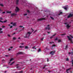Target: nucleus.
Masks as SVG:
<instances>
[{"label":"nucleus","instance_id":"1","mask_svg":"<svg viewBox=\"0 0 73 73\" xmlns=\"http://www.w3.org/2000/svg\"><path fill=\"white\" fill-rule=\"evenodd\" d=\"M31 34V33H30V32H28L26 35V36H24V37H25V38H28L29 37V36Z\"/></svg>","mask_w":73,"mask_h":73},{"label":"nucleus","instance_id":"2","mask_svg":"<svg viewBox=\"0 0 73 73\" xmlns=\"http://www.w3.org/2000/svg\"><path fill=\"white\" fill-rule=\"evenodd\" d=\"M55 53H56V51H52L50 53V54H51L52 56H53Z\"/></svg>","mask_w":73,"mask_h":73},{"label":"nucleus","instance_id":"3","mask_svg":"<svg viewBox=\"0 0 73 73\" xmlns=\"http://www.w3.org/2000/svg\"><path fill=\"white\" fill-rule=\"evenodd\" d=\"M73 17V14H72L71 13H70L68 15L67 17L68 18H70V17Z\"/></svg>","mask_w":73,"mask_h":73},{"label":"nucleus","instance_id":"4","mask_svg":"<svg viewBox=\"0 0 73 73\" xmlns=\"http://www.w3.org/2000/svg\"><path fill=\"white\" fill-rule=\"evenodd\" d=\"M19 8L18 7H16V9L15 10L16 13H17V12H19Z\"/></svg>","mask_w":73,"mask_h":73},{"label":"nucleus","instance_id":"5","mask_svg":"<svg viewBox=\"0 0 73 73\" xmlns=\"http://www.w3.org/2000/svg\"><path fill=\"white\" fill-rule=\"evenodd\" d=\"M16 15H17V14L14 13L11 14V17H13V16H16Z\"/></svg>","mask_w":73,"mask_h":73},{"label":"nucleus","instance_id":"6","mask_svg":"<svg viewBox=\"0 0 73 73\" xmlns=\"http://www.w3.org/2000/svg\"><path fill=\"white\" fill-rule=\"evenodd\" d=\"M45 18H40L38 19L37 20V21H42L43 20H45Z\"/></svg>","mask_w":73,"mask_h":73},{"label":"nucleus","instance_id":"7","mask_svg":"<svg viewBox=\"0 0 73 73\" xmlns=\"http://www.w3.org/2000/svg\"><path fill=\"white\" fill-rule=\"evenodd\" d=\"M24 54V53L22 52H19L17 53V55H18V54Z\"/></svg>","mask_w":73,"mask_h":73},{"label":"nucleus","instance_id":"8","mask_svg":"<svg viewBox=\"0 0 73 73\" xmlns=\"http://www.w3.org/2000/svg\"><path fill=\"white\" fill-rule=\"evenodd\" d=\"M19 0H16V5H19Z\"/></svg>","mask_w":73,"mask_h":73},{"label":"nucleus","instance_id":"9","mask_svg":"<svg viewBox=\"0 0 73 73\" xmlns=\"http://www.w3.org/2000/svg\"><path fill=\"white\" fill-rule=\"evenodd\" d=\"M71 25L69 26V25L68 24L66 26V27H67L68 29H69L71 27Z\"/></svg>","mask_w":73,"mask_h":73},{"label":"nucleus","instance_id":"10","mask_svg":"<svg viewBox=\"0 0 73 73\" xmlns=\"http://www.w3.org/2000/svg\"><path fill=\"white\" fill-rule=\"evenodd\" d=\"M7 22V20H5L3 22V21H2L0 20V22L1 23H6Z\"/></svg>","mask_w":73,"mask_h":73},{"label":"nucleus","instance_id":"11","mask_svg":"<svg viewBox=\"0 0 73 73\" xmlns=\"http://www.w3.org/2000/svg\"><path fill=\"white\" fill-rule=\"evenodd\" d=\"M70 69H72V68H68V69H67L66 70V72H67L68 73H69V72H68V70H70Z\"/></svg>","mask_w":73,"mask_h":73},{"label":"nucleus","instance_id":"12","mask_svg":"<svg viewBox=\"0 0 73 73\" xmlns=\"http://www.w3.org/2000/svg\"><path fill=\"white\" fill-rule=\"evenodd\" d=\"M13 58H11L10 60V62H9V64H10L11 63V61H13Z\"/></svg>","mask_w":73,"mask_h":73},{"label":"nucleus","instance_id":"13","mask_svg":"<svg viewBox=\"0 0 73 73\" xmlns=\"http://www.w3.org/2000/svg\"><path fill=\"white\" fill-rule=\"evenodd\" d=\"M73 52H69L68 53V54L70 55V54H72V55H73Z\"/></svg>","mask_w":73,"mask_h":73},{"label":"nucleus","instance_id":"14","mask_svg":"<svg viewBox=\"0 0 73 73\" xmlns=\"http://www.w3.org/2000/svg\"><path fill=\"white\" fill-rule=\"evenodd\" d=\"M53 46L54 47L56 46V45H55V44H53V45H52V47L51 48V49H53Z\"/></svg>","mask_w":73,"mask_h":73},{"label":"nucleus","instance_id":"15","mask_svg":"<svg viewBox=\"0 0 73 73\" xmlns=\"http://www.w3.org/2000/svg\"><path fill=\"white\" fill-rule=\"evenodd\" d=\"M50 27H47L45 28V29H48V30H50Z\"/></svg>","mask_w":73,"mask_h":73},{"label":"nucleus","instance_id":"16","mask_svg":"<svg viewBox=\"0 0 73 73\" xmlns=\"http://www.w3.org/2000/svg\"><path fill=\"white\" fill-rule=\"evenodd\" d=\"M68 48V44H67V45L66 46L65 49L66 50Z\"/></svg>","mask_w":73,"mask_h":73},{"label":"nucleus","instance_id":"17","mask_svg":"<svg viewBox=\"0 0 73 73\" xmlns=\"http://www.w3.org/2000/svg\"><path fill=\"white\" fill-rule=\"evenodd\" d=\"M41 50L40 48H39L38 51V52H41Z\"/></svg>","mask_w":73,"mask_h":73},{"label":"nucleus","instance_id":"18","mask_svg":"<svg viewBox=\"0 0 73 73\" xmlns=\"http://www.w3.org/2000/svg\"><path fill=\"white\" fill-rule=\"evenodd\" d=\"M63 8L65 10H67V9H68V8L67 7H63Z\"/></svg>","mask_w":73,"mask_h":73},{"label":"nucleus","instance_id":"19","mask_svg":"<svg viewBox=\"0 0 73 73\" xmlns=\"http://www.w3.org/2000/svg\"><path fill=\"white\" fill-rule=\"evenodd\" d=\"M16 25V23H14L13 24V26H15Z\"/></svg>","mask_w":73,"mask_h":73},{"label":"nucleus","instance_id":"20","mask_svg":"<svg viewBox=\"0 0 73 73\" xmlns=\"http://www.w3.org/2000/svg\"><path fill=\"white\" fill-rule=\"evenodd\" d=\"M14 63H15V62H12V63H11L10 64V65H13V64H14Z\"/></svg>","mask_w":73,"mask_h":73},{"label":"nucleus","instance_id":"21","mask_svg":"<svg viewBox=\"0 0 73 73\" xmlns=\"http://www.w3.org/2000/svg\"><path fill=\"white\" fill-rule=\"evenodd\" d=\"M61 14H62V12H60L59 14H58V15H61Z\"/></svg>","mask_w":73,"mask_h":73},{"label":"nucleus","instance_id":"22","mask_svg":"<svg viewBox=\"0 0 73 73\" xmlns=\"http://www.w3.org/2000/svg\"><path fill=\"white\" fill-rule=\"evenodd\" d=\"M50 17L52 19L54 20V18L53 17H51V16H50Z\"/></svg>","mask_w":73,"mask_h":73},{"label":"nucleus","instance_id":"23","mask_svg":"<svg viewBox=\"0 0 73 73\" xmlns=\"http://www.w3.org/2000/svg\"><path fill=\"white\" fill-rule=\"evenodd\" d=\"M43 40H44V38H42L40 39V40L41 41H43Z\"/></svg>","mask_w":73,"mask_h":73},{"label":"nucleus","instance_id":"24","mask_svg":"<svg viewBox=\"0 0 73 73\" xmlns=\"http://www.w3.org/2000/svg\"><path fill=\"white\" fill-rule=\"evenodd\" d=\"M0 5L2 7H4V5L2 4H0Z\"/></svg>","mask_w":73,"mask_h":73},{"label":"nucleus","instance_id":"25","mask_svg":"<svg viewBox=\"0 0 73 73\" xmlns=\"http://www.w3.org/2000/svg\"><path fill=\"white\" fill-rule=\"evenodd\" d=\"M28 46H26L25 47V49H28Z\"/></svg>","mask_w":73,"mask_h":73},{"label":"nucleus","instance_id":"26","mask_svg":"<svg viewBox=\"0 0 73 73\" xmlns=\"http://www.w3.org/2000/svg\"><path fill=\"white\" fill-rule=\"evenodd\" d=\"M7 13H11V11H7Z\"/></svg>","mask_w":73,"mask_h":73},{"label":"nucleus","instance_id":"27","mask_svg":"<svg viewBox=\"0 0 73 73\" xmlns=\"http://www.w3.org/2000/svg\"><path fill=\"white\" fill-rule=\"evenodd\" d=\"M58 42H61V40L60 39H59L58 40Z\"/></svg>","mask_w":73,"mask_h":73},{"label":"nucleus","instance_id":"28","mask_svg":"<svg viewBox=\"0 0 73 73\" xmlns=\"http://www.w3.org/2000/svg\"><path fill=\"white\" fill-rule=\"evenodd\" d=\"M24 46H19V48H24Z\"/></svg>","mask_w":73,"mask_h":73},{"label":"nucleus","instance_id":"29","mask_svg":"<svg viewBox=\"0 0 73 73\" xmlns=\"http://www.w3.org/2000/svg\"><path fill=\"white\" fill-rule=\"evenodd\" d=\"M56 35L57 34L56 33H55L53 35H52V36H56Z\"/></svg>","mask_w":73,"mask_h":73},{"label":"nucleus","instance_id":"30","mask_svg":"<svg viewBox=\"0 0 73 73\" xmlns=\"http://www.w3.org/2000/svg\"><path fill=\"white\" fill-rule=\"evenodd\" d=\"M66 61H69V58H67L66 59Z\"/></svg>","mask_w":73,"mask_h":73},{"label":"nucleus","instance_id":"31","mask_svg":"<svg viewBox=\"0 0 73 73\" xmlns=\"http://www.w3.org/2000/svg\"><path fill=\"white\" fill-rule=\"evenodd\" d=\"M13 40H16V38L15 37H13Z\"/></svg>","mask_w":73,"mask_h":73},{"label":"nucleus","instance_id":"32","mask_svg":"<svg viewBox=\"0 0 73 73\" xmlns=\"http://www.w3.org/2000/svg\"><path fill=\"white\" fill-rule=\"evenodd\" d=\"M23 70H22V71H19V73H23Z\"/></svg>","mask_w":73,"mask_h":73},{"label":"nucleus","instance_id":"33","mask_svg":"<svg viewBox=\"0 0 73 73\" xmlns=\"http://www.w3.org/2000/svg\"><path fill=\"white\" fill-rule=\"evenodd\" d=\"M71 62H72V66H73V60H72L71 61Z\"/></svg>","mask_w":73,"mask_h":73},{"label":"nucleus","instance_id":"34","mask_svg":"<svg viewBox=\"0 0 73 73\" xmlns=\"http://www.w3.org/2000/svg\"><path fill=\"white\" fill-rule=\"evenodd\" d=\"M66 35L65 34H61V36H62L63 35Z\"/></svg>","mask_w":73,"mask_h":73},{"label":"nucleus","instance_id":"35","mask_svg":"<svg viewBox=\"0 0 73 73\" xmlns=\"http://www.w3.org/2000/svg\"><path fill=\"white\" fill-rule=\"evenodd\" d=\"M70 36L71 37V38H73V36H72V35H70Z\"/></svg>","mask_w":73,"mask_h":73},{"label":"nucleus","instance_id":"36","mask_svg":"<svg viewBox=\"0 0 73 73\" xmlns=\"http://www.w3.org/2000/svg\"><path fill=\"white\" fill-rule=\"evenodd\" d=\"M3 33V31H0V33Z\"/></svg>","mask_w":73,"mask_h":73},{"label":"nucleus","instance_id":"37","mask_svg":"<svg viewBox=\"0 0 73 73\" xmlns=\"http://www.w3.org/2000/svg\"><path fill=\"white\" fill-rule=\"evenodd\" d=\"M52 43H54V42H50V44H52Z\"/></svg>","mask_w":73,"mask_h":73},{"label":"nucleus","instance_id":"38","mask_svg":"<svg viewBox=\"0 0 73 73\" xmlns=\"http://www.w3.org/2000/svg\"><path fill=\"white\" fill-rule=\"evenodd\" d=\"M12 27H13V26H10V29H11V28H12Z\"/></svg>","mask_w":73,"mask_h":73},{"label":"nucleus","instance_id":"39","mask_svg":"<svg viewBox=\"0 0 73 73\" xmlns=\"http://www.w3.org/2000/svg\"><path fill=\"white\" fill-rule=\"evenodd\" d=\"M35 47H36L35 46H34L32 48V49H35Z\"/></svg>","mask_w":73,"mask_h":73},{"label":"nucleus","instance_id":"40","mask_svg":"<svg viewBox=\"0 0 73 73\" xmlns=\"http://www.w3.org/2000/svg\"><path fill=\"white\" fill-rule=\"evenodd\" d=\"M47 62H49V59H48V58H47Z\"/></svg>","mask_w":73,"mask_h":73},{"label":"nucleus","instance_id":"41","mask_svg":"<svg viewBox=\"0 0 73 73\" xmlns=\"http://www.w3.org/2000/svg\"><path fill=\"white\" fill-rule=\"evenodd\" d=\"M8 37H11V36L10 35H9V34H8Z\"/></svg>","mask_w":73,"mask_h":73},{"label":"nucleus","instance_id":"42","mask_svg":"<svg viewBox=\"0 0 73 73\" xmlns=\"http://www.w3.org/2000/svg\"><path fill=\"white\" fill-rule=\"evenodd\" d=\"M19 27H21V28H22V27H23V26H20Z\"/></svg>","mask_w":73,"mask_h":73},{"label":"nucleus","instance_id":"43","mask_svg":"<svg viewBox=\"0 0 73 73\" xmlns=\"http://www.w3.org/2000/svg\"><path fill=\"white\" fill-rule=\"evenodd\" d=\"M31 29L32 30V32H33V31H34V30H33V29L32 28Z\"/></svg>","mask_w":73,"mask_h":73},{"label":"nucleus","instance_id":"44","mask_svg":"<svg viewBox=\"0 0 73 73\" xmlns=\"http://www.w3.org/2000/svg\"><path fill=\"white\" fill-rule=\"evenodd\" d=\"M27 12L28 13H29V12H30L29 11V10H27Z\"/></svg>","mask_w":73,"mask_h":73},{"label":"nucleus","instance_id":"45","mask_svg":"<svg viewBox=\"0 0 73 73\" xmlns=\"http://www.w3.org/2000/svg\"><path fill=\"white\" fill-rule=\"evenodd\" d=\"M2 27L3 28H5V26H2Z\"/></svg>","mask_w":73,"mask_h":73},{"label":"nucleus","instance_id":"46","mask_svg":"<svg viewBox=\"0 0 73 73\" xmlns=\"http://www.w3.org/2000/svg\"><path fill=\"white\" fill-rule=\"evenodd\" d=\"M26 15H27V14H24V16H26Z\"/></svg>","mask_w":73,"mask_h":73},{"label":"nucleus","instance_id":"47","mask_svg":"<svg viewBox=\"0 0 73 73\" xmlns=\"http://www.w3.org/2000/svg\"><path fill=\"white\" fill-rule=\"evenodd\" d=\"M13 48V46H11L10 47V48L11 49H12V48Z\"/></svg>","mask_w":73,"mask_h":73},{"label":"nucleus","instance_id":"48","mask_svg":"<svg viewBox=\"0 0 73 73\" xmlns=\"http://www.w3.org/2000/svg\"><path fill=\"white\" fill-rule=\"evenodd\" d=\"M53 36H51V37H50V38H53Z\"/></svg>","mask_w":73,"mask_h":73},{"label":"nucleus","instance_id":"49","mask_svg":"<svg viewBox=\"0 0 73 73\" xmlns=\"http://www.w3.org/2000/svg\"><path fill=\"white\" fill-rule=\"evenodd\" d=\"M0 20H3V18H2V17L0 18Z\"/></svg>","mask_w":73,"mask_h":73},{"label":"nucleus","instance_id":"50","mask_svg":"<svg viewBox=\"0 0 73 73\" xmlns=\"http://www.w3.org/2000/svg\"><path fill=\"white\" fill-rule=\"evenodd\" d=\"M5 13V12H3L2 13H3V14H4Z\"/></svg>","mask_w":73,"mask_h":73},{"label":"nucleus","instance_id":"51","mask_svg":"<svg viewBox=\"0 0 73 73\" xmlns=\"http://www.w3.org/2000/svg\"><path fill=\"white\" fill-rule=\"evenodd\" d=\"M15 34H16V33H14L13 34V35H15Z\"/></svg>","mask_w":73,"mask_h":73},{"label":"nucleus","instance_id":"52","mask_svg":"<svg viewBox=\"0 0 73 73\" xmlns=\"http://www.w3.org/2000/svg\"><path fill=\"white\" fill-rule=\"evenodd\" d=\"M8 49H9V51H10V50H11V49L10 48H9Z\"/></svg>","mask_w":73,"mask_h":73},{"label":"nucleus","instance_id":"53","mask_svg":"<svg viewBox=\"0 0 73 73\" xmlns=\"http://www.w3.org/2000/svg\"><path fill=\"white\" fill-rule=\"evenodd\" d=\"M21 44L22 45H24V43H21Z\"/></svg>","mask_w":73,"mask_h":73},{"label":"nucleus","instance_id":"54","mask_svg":"<svg viewBox=\"0 0 73 73\" xmlns=\"http://www.w3.org/2000/svg\"><path fill=\"white\" fill-rule=\"evenodd\" d=\"M2 30V29L1 28H0V31H1Z\"/></svg>","mask_w":73,"mask_h":73},{"label":"nucleus","instance_id":"55","mask_svg":"<svg viewBox=\"0 0 73 73\" xmlns=\"http://www.w3.org/2000/svg\"><path fill=\"white\" fill-rule=\"evenodd\" d=\"M55 40H57V38H56L55 39Z\"/></svg>","mask_w":73,"mask_h":73},{"label":"nucleus","instance_id":"56","mask_svg":"<svg viewBox=\"0 0 73 73\" xmlns=\"http://www.w3.org/2000/svg\"><path fill=\"white\" fill-rule=\"evenodd\" d=\"M5 61V60H4V59H3L2 60V61Z\"/></svg>","mask_w":73,"mask_h":73},{"label":"nucleus","instance_id":"57","mask_svg":"<svg viewBox=\"0 0 73 73\" xmlns=\"http://www.w3.org/2000/svg\"><path fill=\"white\" fill-rule=\"evenodd\" d=\"M5 57H8V55H6L5 56Z\"/></svg>","mask_w":73,"mask_h":73},{"label":"nucleus","instance_id":"58","mask_svg":"<svg viewBox=\"0 0 73 73\" xmlns=\"http://www.w3.org/2000/svg\"><path fill=\"white\" fill-rule=\"evenodd\" d=\"M48 72H52V71H48Z\"/></svg>","mask_w":73,"mask_h":73},{"label":"nucleus","instance_id":"59","mask_svg":"<svg viewBox=\"0 0 73 73\" xmlns=\"http://www.w3.org/2000/svg\"><path fill=\"white\" fill-rule=\"evenodd\" d=\"M19 68V66H17V68Z\"/></svg>","mask_w":73,"mask_h":73},{"label":"nucleus","instance_id":"60","mask_svg":"<svg viewBox=\"0 0 73 73\" xmlns=\"http://www.w3.org/2000/svg\"><path fill=\"white\" fill-rule=\"evenodd\" d=\"M50 26V25H48L47 26V27H49V26Z\"/></svg>","mask_w":73,"mask_h":73},{"label":"nucleus","instance_id":"61","mask_svg":"<svg viewBox=\"0 0 73 73\" xmlns=\"http://www.w3.org/2000/svg\"><path fill=\"white\" fill-rule=\"evenodd\" d=\"M13 24V22H11V24Z\"/></svg>","mask_w":73,"mask_h":73},{"label":"nucleus","instance_id":"62","mask_svg":"<svg viewBox=\"0 0 73 73\" xmlns=\"http://www.w3.org/2000/svg\"><path fill=\"white\" fill-rule=\"evenodd\" d=\"M48 33H50V32H48Z\"/></svg>","mask_w":73,"mask_h":73},{"label":"nucleus","instance_id":"63","mask_svg":"<svg viewBox=\"0 0 73 73\" xmlns=\"http://www.w3.org/2000/svg\"><path fill=\"white\" fill-rule=\"evenodd\" d=\"M64 24H67V23H65Z\"/></svg>","mask_w":73,"mask_h":73},{"label":"nucleus","instance_id":"64","mask_svg":"<svg viewBox=\"0 0 73 73\" xmlns=\"http://www.w3.org/2000/svg\"><path fill=\"white\" fill-rule=\"evenodd\" d=\"M8 25L9 26H10L11 25L10 24H9V25Z\"/></svg>","mask_w":73,"mask_h":73}]
</instances>
